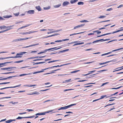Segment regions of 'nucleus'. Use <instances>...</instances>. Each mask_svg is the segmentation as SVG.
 Segmentation results:
<instances>
[{
    "instance_id": "16",
    "label": "nucleus",
    "mask_w": 123,
    "mask_h": 123,
    "mask_svg": "<svg viewBox=\"0 0 123 123\" xmlns=\"http://www.w3.org/2000/svg\"><path fill=\"white\" fill-rule=\"evenodd\" d=\"M78 1V0H71L70 2L71 4H73L76 2Z\"/></svg>"
},
{
    "instance_id": "57",
    "label": "nucleus",
    "mask_w": 123,
    "mask_h": 123,
    "mask_svg": "<svg viewBox=\"0 0 123 123\" xmlns=\"http://www.w3.org/2000/svg\"><path fill=\"white\" fill-rule=\"evenodd\" d=\"M113 9L111 8H110L106 10V11H110L111 10H112Z\"/></svg>"
},
{
    "instance_id": "64",
    "label": "nucleus",
    "mask_w": 123,
    "mask_h": 123,
    "mask_svg": "<svg viewBox=\"0 0 123 123\" xmlns=\"http://www.w3.org/2000/svg\"><path fill=\"white\" fill-rule=\"evenodd\" d=\"M94 33H89L88 34V35H89H89H94Z\"/></svg>"
},
{
    "instance_id": "18",
    "label": "nucleus",
    "mask_w": 123,
    "mask_h": 123,
    "mask_svg": "<svg viewBox=\"0 0 123 123\" xmlns=\"http://www.w3.org/2000/svg\"><path fill=\"white\" fill-rule=\"evenodd\" d=\"M69 50V49H65L61 51H60L59 52V53H62L63 52H65L68 51Z\"/></svg>"
},
{
    "instance_id": "30",
    "label": "nucleus",
    "mask_w": 123,
    "mask_h": 123,
    "mask_svg": "<svg viewBox=\"0 0 123 123\" xmlns=\"http://www.w3.org/2000/svg\"><path fill=\"white\" fill-rule=\"evenodd\" d=\"M61 5V4H59L58 5H57L54 6V7L55 8H58Z\"/></svg>"
},
{
    "instance_id": "2",
    "label": "nucleus",
    "mask_w": 123,
    "mask_h": 123,
    "mask_svg": "<svg viewBox=\"0 0 123 123\" xmlns=\"http://www.w3.org/2000/svg\"><path fill=\"white\" fill-rule=\"evenodd\" d=\"M123 31V29L119 30H117V31L112 32L108 33H106L105 34H103V35H101L100 36H98L97 37H100L103 36H105L106 35H109V34H112L114 33H117V32H118L119 31Z\"/></svg>"
},
{
    "instance_id": "52",
    "label": "nucleus",
    "mask_w": 123,
    "mask_h": 123,
    "mask_svg": "<svg viewBox=\"0 0 123 123\" xmlns=\"http://www.w3.org/2000/svg\"><path fill=\"white\" fill-rule=\"evenodd\" d=\"M121 68H122L120 69H118V70H116L115 71H113V72H114V71H119V70H121L122 69H123V67H121Z\"/></svg>"
},
{
    "instance_id": "34",
    "label": "nucleus",
    "mask_w": 123,
    "mask_h": 123,
    "mask_svg": "<svg viewBox=\"0 0 123 123\" xmlns=\"http://www.w3.org/2000/svg\"><path fill=\"white\" fill-rule=\"evenodd\" d=\"M93 32L94 33L95 32H97V34H99L101 33V31H93Z\"/></svg>"
},
{
    "instance_id": "60",
    "label": "nucleus",
    "mask_w": 123,
    "mask_h": 123,
    "mask_svg": "<svg viewBox=\"0 0 123 123\" xmlns=\"http://www.w3.org/2000/svg\"><path fill=\"white\" fill-rule=\"evenodd\" d=\"M123 5H121L120 6H118L117 7V8H121V7H123Z\"/></svg>"
},
{
    "instance_id": "62",
    "label": "nucleus",
    "mask_w": 123,
    "mask_h": 123,
    "mask_svg": "<svg viewBox=\"0 0 123 123\" xmlns=\"http://www.w3.org/2000/svg\"><path fill=\"white\" fill-rule=\"evenodd\" d=\"M45 62H38V64H41V63H44Z\"/></svg>"
},
{
    "instance_id": "36",
    "label": "nucleus",
    "mask_w": 123,
    "mask_h": 123,
    "mask_svg": "<svg viewBox=\"0 0 123 123\" xmlns=\"http://www.w3.org/2000/svg\"><path fill=\"white\" fill-rule=\"evenodd\" d=\"M89 72L90 73H88V74H83V75H84V76H86V75H88L89 74H91L93 72L92 71Z\"/></svg>"
},
{
    "instance_id": "19",
    "label": "nucleus",
    "mask_w": 123,
    "mask_h": 123,
    "mask_svg": "<svg viewBox=\"0 0 123 123\" xmlns=\"http://www.w3.org/2000/svg\"><path fill=\"white\" fill-rule=\"evenodd\" d=\"M60 69H56V70H54V71H51V73H47L46 74H50L53 73H54V71H56L58 70H60Z\"/></svg>"
},
{
    "instance_id": "44",
    "label": "nucleus",
    "mask_w": 123,
    "mask_h": 123,
    "mask_svg": "<svg viewBox=\"0 0 123 123\" xmlns=\"http://www.w3.org/2000/svg\"><path fill=\"white\" fill-rule=\"evenodd\" d=\"M35 117V115H33L31 116L30 117H26V118H31L34 117Z\"/></svg>"
},
{
    "instance_id": "25",
    "label": "nucleus",
    "mask_w": 123,
    "mask_h": 123,
    "mask_svg": "<svg viewBox=\"0 0 123 123\" xmlns=\"http://www.w3.org/2000/svg\"><path fill=\"white\" fill-rule=\"evenodd\" d=\"M32 74L31 73H29L27 74H22L20 75H19V76H24V75H30V74Z\"/></svg>"
},
{
    "instance_id": "50",
    "label": "nucleus",
    "mask_w": 123,
    "mask_h": 123,
    "mask_svg": "<svg viewBox=\"0 0 123 123\" xmlns=\"http://www.w3.org/2000/svg\"><path fill=\"white\" fill-rule=\"evenodd\" d=\"M105 17V16H101L100 17H99V18H104Z\"/></svg>"
},
{
    "instance_id": "49",
    "label": "nucleus",
    "mask_w": 123,
    "mask_h": 123,
    "mask_svg": "<svg viewBox=\"0 0 123 123\" xmlns=\"http://www.w3.org/2000/svg\"><path fill=\"white\" fill-rule=\"evenodd\" d=\"M73 33V34H70V36H73V35H75L79 34H80V33Z\"/></svg>"
},
{
    "instance_id": "23",
    "label": "nucleus",
    "mask_w": 123,
    "mask_h": 123,
    "mask_svg": "<svg viewBox=\"0 0 123 123\" xmlns=\"http://www.w3.org/2000/svg\"><path fill=\"white\" fill-rule=\"evenodd\" d=\"M12 77L11 76H9V77H7L6 78H2L0 79V80H7V79H9L11 78H12Z\"/></svg>"
},
{
    "instance_id": "54",
    "label": "nucleus",
    "mask_w": 123,
    "mask_h": 123,
    "mask_svg": "<svg viewBox=\"0 0 123 123\" xmlns=\"http://www.w3.org/2000/svg\"><path fill=\"white\" fill-rule=\"evenodd\" d=\"M12 72H6V73H2V74H9L11 73H12Z\"/></svg>"
},
{
    "instance_id": "56",
    "label": "nucleus",
    "mask_w": 123,
    "mask_h": 123,
    "mask_svg": "<svg viewBox=\"0 0 123 123\" xmlns=\"http://www.w3.org/2000/svg\"><path fill=\"white\" fill-rule=\"evenodd\" d=\"M62 41V40H57L56 41H55V42H61Z\"/></svg>"
},
{
    "instance_id": "53",
    "label": "nucleus",
    "mask_w": 123,
    "mask_h": 123,
    "mask_svg": "<svg viewBox=\"0 0 123 123\" xmlns=\"http://www.w3.org/2000/svg\"><path fill=\"white\" fill-rule=\"evenodd\" d=\"M57 35V34H54V35H52L49 36H48L47 37H52L53 36H55V35Z\"/></svg>"
},
{
    "instance_id": "58",
    "label": "nucleus",
    "mask_w": 123,
    "mask_h": 123,
    "mask_svg": "<svg viewBox=\"0 0 123 123\" xmlns=\"http://www.w3.org/2000/svg\"><path fill=\"white\" fill-rule=\"evenodd\" d=\"M57 47H55L53 48H53V49H55V50H57V49H59L61 48H62L61 47H60V48H57V49H56V48H57Z\"/></svg>"
},
{
    "instance_id": "28",
    "label": "nucleus",
    "mask_w": 123,
    "mask_h": 123,
    "mask_svg": "<svg viewBox=\"0 0 123 123\" xmlns=\"http://www.w3.org/2000/svg\"><path fill=\"white\" fill-rule=\"evenodd\" d=\"M44 50L45 51L40 52L38 53V54H41L42 53H45V52H46L47 51H48V49H46L45 50Z\"/></svg>"
},
{
    "instance_id": "46",
    "label": "nucleus",
    "mask_w": 123,
    "mask_h": 123,
    "mask_svg": "<svg viewBox=\"0 0 123 123\" xmlns=\"http://www.w3.org/2000/svg\"><path fill=\"white\" fill-rule=\"evenodd\" d=\"M23 60H20V61H18L15 62H14V63H19L21 62H23Z\"/></svg>"
},
{
    "instance_id": "43",
    "label": "nucleus",
    "mask_w": 123,
    "mask_h": 123,
    "mask_svg": "<svg viewBox=\"0 0 123 123\" xmlns=\"http://www.w3.org/2000/svg\"><path fill=\"white\" fill-rule=\"evenodd\" d=\"M80 70H75V71H73L72 72H71V73H76V72H77L78 71H80Z\"/></svg>"
},
{
    "instance_id": "38",
    "label": "nucleus",
    "mask_w": 123,
    "mask_h": 123,
    "mask_svg": "<svg viewBox=\"0 0 123 123\" xmlns=\"http://www.w3.org/2000/svg\"><path fill=\"white\" fill-rule=\"evenodd\" d=\"M88 22V21L86 20H83L80 21V22L81 23L87 22Z\"/></svg>"
},
{
    "instance_id": "37",
    "label": "nucleus",
    "mask_w": 123,
    "mask_h": 123,
    "mask_svg": "<svg viewBox=\"0 0 123 123\" xmlns=\"http://www.w3.org/2000/svg\"><path fill=\"white\" fill-rule=\"evenodd\" d=\"M107 96V95H103L102 96H101L100 98L99 99H103L105 97H106Z\"/></svg>"
},
{
    "instance_id": "47",
    "label": "nucleus",
    "mask_w": 123,
    "mask_h": 123,
    "mask_svg": "<svg viewBox=\"0 0 123 123\" xmlns=\"http://www.w3.org/2000/svg\"><path fill=\"white\" fill-rule=\"evenodd\" d=\"M19 14V12L16 13H14V15L15 16H18Z\"/></svg>"
},
{
    "instance_id": "14",
    "label": "nucleus",
    "mask_w": 123,
    "mask_h": 123,
    "mask_svg": "<svg viewBox=\"0 0 123 123\" xmlns=\"http://www.w3.org/2000/svg\"><path fill=\"white\" fill-rule=\"evenodd\" d=\"M39 44V43H36V44H32V45H29V46H26V47H24L23 48H28V47H31V46H36V45H38Z\"/></svg>"
},
{
    "instance_id": "63",
    "label": "nucleus",
    "mask_w": 123,
    "mask_h": 123,
    "mask_svg": "<svg viewBox=\"0 0 123 123\" xmlns=\"http://www.w3.org/2000/svg\"><path fill=\"white\" fill-rule=\"evenodd\" d=\"M6 31V30H4V31H0V33H3V32H5Z\"/></svg>"
},
{
    "instance_id": "61",
    "label": "nucleus",
    "mask_w": 123,
    "mask_h": 123,
    "mask_svg": "<svg viewBox=\"0 0 123 123\" xmlns=\"http://www.w3.org/2000/svg\"><path fill=\"white\" fill-rule=\"evenodd\" d=\"M69 40V39H63L62 40V41H67V40Z\"/></svg>"
},
{
    "instance_id": "22",
    "label": "nucleus",
    "mask_w": 123,
    "mask_h": 123,
    "mask_svg": "<svg viewBox=\"0 0 123 123\" xmlns=\"http://www.w3.org/2000/svg\"><path fill=\"white\" fill-rule=\"evenodd\" d=\"M45 56H40V57H39L38 56H36L34 57L31 58H30V59H32V58H43V57H45Z\"/></svg>"
},
{
    "instance_id": "35",
    "label": "nucleus",
    "mask_w": 123,
    "mask_h": 123,
    "mask_svg": "<svg viewBox=\"0 0 123 123\" xmlns=\"http://www.w3.org/2000/svg\"><path fill=\"white\" fill-rule=\"evenodd\" d=\"M59 31H60L59 30H56V31H54L52 32H48L47 33L48 34H50V33H53V32H58Z\"/></svg>"
},
{
    "instance_id": "7",
    "label": "nucleus",
    "mask_w": 123,
    "mask_h": 123,
    "mask_svg": "<svg viewBox=\"0 0 123 123\" xmlns=\"http://www.w3.org/2000/svg\"><path fill=\"white\" fill-rule=\"evenodd\" d=\"M21 85V84H20V85H17V86H13V87H4V88H0V90H3V89H6V88H15V87H19V86H20Z\"/></svg>"
},
{
    "instance_id": "26",
    "label": "nucleus",
    "mask_w": 123,
    "mask_h": 123,
    "mask_svg": "<svg viewBox=\"0 0 123 123\" xmlns=\"http://www.w3.org/2000/svg\"><path fill=\"white\" fill-rule=\"evenodd\" d=\"M30 24H27L25 26L22 27H21L20 28H19V29H22L24 28H25L27 26H30Z\"/></svg>"
},
{
    "instance_id": "29",
    "label": "nucleus",
    "mask_w": 123,
    "mask_h": 123,
    "mask_svg": "<svg viewBox=\"0 0 123 123\" xmlns=\"http://www.w3.org/2000/svg\"><path fill=\"white\" fill-rule=\"evenodd\" d=\"M23 118H26V117H18L16 119H22Z\"/></svg>"
},
{
    "instance_id": "33",
    "label": "nucleus",
    "mask_w": 123,
    "mask_h": 123,
    "mask_svg": "<svg viewBox=\"0 0 123 123\" xmlns=\"http://www.w3.org/2000/svg\"><path fill=\"white\" fill-rule=\"evenodd\" d=\"M6 26H5L0 27V28L1 29H6Z\"/></svg>"
},
{
    "instance_id": "20",
    "label": "nucleus",
    "mask_w": 123,
    "mask_h": 123,
    "mask_svg": "<svg viewBox=\"0 0 123 123\" xmlns=\"http://www.w3.org/2000/svg\"><path fill=\"white\" fill-rule=\"evenodd\" d=\"M11 62H5L4 63H0V66L3 65H5L6 63H10Z\"/></svg>"
},
{
    "instance_id": "48",
    "label": "nucleus",
    "mask_w": 123,
    "mask_h": 123,
    "mask_svg": "<svg viewBox=\"0 0 123 123\" xmlns=\"http://www.w3.org/2000/svg\"><path fill=\"white\" fill-rule=\"evenodd\" d=\"M50 6H49L48 7H45L44 8V9L45 10H47L50 9Z\"/></svg>"
},
{
    "instance_id": "8",
    "label": "nucleus",
    "mask_w": 123,
    "mask_h": 123,
    "mask_svg": "<svg viewBox=\"0 0 123 123\" xmlns=\"http://www.w3.org/2000/svg\"><path fill=\"white\" fill-rule=\"evenodd\" d=\"M85 25V24H83L75 26L74 27V29H75L76 28H79L80 27H83Z\"/></svg>"
},
{
    "instance_id": "41",
    "label": "nucleus",
    "mask_w": 123,
    "mask_h": 123,
    "mask_svg": "<svg viewBox=\"0 0 123 123\" xmlns=\"http://www.w3.org/2000/svg\"><path fill=\"white\" fill-rule=\"evenodd\" d=\"M57 67V66H53L51 67H49V68H45V69H44V70H45L46 69H48L50 68H54V67Z\"/></svg>"
},
{
    "instance_id": "1",
    "label": "nucleus",
    "mask_w": 123,
    "mask_h": 123,
    "mask_svg": "<svg viewBox=\"0 0 123 123\" xmlns=\"http://www.w3.org/2000/svg\"><path fill=\"white\" fill-rule=\"evenodd\" d=\"M76 105V104H73L68 106H66L65 107H61L60 108L58 109V110L57 109H54L53 110V111H56L58 110H61L66 109L69 108L71 106H72L74 105Z\"/></svg>"
},
{
    "instance_id": "10",
    "label": "nucleus",
    "mask_w": 123,
    "mask_h": 123,
    "mask_svg": "<svg viewBox=\"0 0 123 123\" xmlns=\"http://www.w3.org/2000/svg\"><path fill=\"white\" fill-rule=\"evenodd\" d=\"M27 12L29 14H32L34 13V11L33 10H30Z\"/></svg>"
},
{
    "instance_id": "12",
    "label": "nucleus",
    "mask_w": 123,
    "mask_h": 123,
    "mask_svg": "<svg viewBox=\"0 0 123 123\" xmlns=\"http://www.w3.org/2000/svg\"><path fill=\"white\" fill-rule=\"evenodd\" d=\"M17 56H12L10 57H7L6 58H0V60H3L6 59L7 58H16Z\"/></svg>"
},
{
    "instance_id": "21",
    "label": "nucleus",
    "mask_w": 123,
    "mask_h": 123,
    "mask_svg": "<svg viewBox=\"0 0 123 123\" xmlns=\"http://www.w3.org/2000/svg\"><path fill=\"white\" fill-rule=\"evenodd\" d=\"M111 61H110L106 62H104L100 63H99V64L100 65H103V64H106V63H107L109 62H111Z\"/></svg>"
},
{
    "instance_id": "42",
    "label": "nucleus",
    "mask_w": 123,
    "mask_h": 123,
    "mask_svg": "<svg viewBox=\"0 0 123 123\" xmlns=\"http://www.w3.org/2000/svg\"><path fill=\"white\" fill-rule=\"evenodd\" d=\"M6 123H10L11 122H12V121L11 119L9 120H7L5 122Z\"/></svg>"
},
{
    "instance_id": "15",
    "label": "nucleus",
    "mask_w": 123,
    "mask_h": 123,
    "mask_svg": "<svg viewBox=\"0 0 123 123\" xmlns=\"http://www.w3.org/2000/svg\"><path fill=\"white\" fill-rule=\"evenodd\" d=\"M12 26H8L7 27H6V29H7L6 30H6V31H7L8 30H10V29H12Z\"/></svg>"
},
{
    "instance_id": "24",
    "label": "nucleus",
    "mask_w": 123,
    "mask_h": 123,
    "mask_svg": "<svg viewBox=\"0 0 123 123\" xmlns=\"http://www.w3.org/2000/svg\"><path fill=\"white\" fill-rule=\"evenodd\" d=\"M36 85H25L24 86H26V87H32L33 86H36Z\"/></svg>"
},
{
    "instance_id": "39",
    "label": "nucleus",
    "mask_w": 123,
    "mask_h": 123,
    "mask_svg": "<svg viewBox=\"0 0 123 123\" xmlns=\"http://www.w3.org/2000/svg\"><path fill=\"white\" fill-rule=\"evenodd\" d=\"M84 4V3L82 2H80L78 3V5H83Z\"/></svg>"
},
{
    "instance_id": "40",
    "label": "nucleus",
    "mask_w": 123,
    "mask_h": 123,
    "mask_svg": "<svg viewBox=\"0 0 123 123\" xmlns=\"http://www.w3.org/2000/svg\"><path fill=\"white\" fill-rule=\"evenodd\" d=\"M59 61V60H54V61H51L49 62H48V63H50L53 62H55L57 61Z\"/></svg>"
},
{
    "instance_id": "13",
    "label": "nucleus",
    "mask_w": 123,
    "mask_h": 123,
    "mask_svg": "<svg viewBox=\"0 0 123 123\" xmlns=\"http://www.w3.org/2000/svg\"><path fill=\"white\" fill-rule=\"evenodd\" d=\"M69 4V2L68 1H65L63 3V5L64 6H67Z\"/></svg>"
},
{
    "instance_id": "55",
    "label": "nucleus",
    "mask_w": 123,
    "mask_h": 123,
    "mask_svg": "<svg viewBox=\"0 0 123 123\" xmlns=\"http://www.w3.org/2000/svg\"><path fill=\"white\" fill-rule=\"evenodd\" d=\"M69 64V63L66 64H64L63 65H60V66H59V65H58L57 66V67H60L62 66L63 65H68V64Z\"/></svg>"
},
{
    "instance_id": "6",
    "label": "nucleus",
    "mask_w": 123,
    "mask_h": 123,
    "mask_svg": "<svg viewBox=\"0 0 123 123\" xmlns=\"http://www.w3.org/2000/svg\"><path fill=\"white\" fill-rule=\"evenodd\" d=\"M37 31H29L27 32H25L21 33H20V34H21L23 35H26L27 34H30L31 33L37 32Z\"/></svg>"
},
{
    "instance_id": "32",
    "label": "nucleus",
    "mask_w": 123,
    "mask_h": 123,
    "mask_svg": "<svg viewBox=\"0 0 123 123\" xmlns=\"http://www.w3.org/2000/svg\"><path fill=\"white\" fill-rule=\"evenodd\" d=\"M84 43L83 42L78 43H77L74 44V46H75V45H80V44H83Z\"/></svg>"
},
{
    "instance_id": "45",
    "label": "nucleus",
    "mask_w": 123,
    "mask_h": 123,
    "mask_svg": "<svg viewBox=\"0 0 123 123\" xmlns=\"http://www.w3.org/2000/svg\"><path fill=\"white\" fill-rule=\"evenodd\" d=\"M122 87V86H120L117 88H111V89H117L120 88Z\"/></svg>"
},
{
    "instance_id": "31",
    "label": "nucleus",
    "mask_w": 123,
    "mask_h": 123,
    "mask_svg": "<svg viewBox=\"0 0 123 123\" xmlns=\"http://www.w3.org/2000/svg\"><path fill=\"white\" fill-rule=\"evenodd\" d=\"M39 94V93L37 92H33V93H31V94H28V95H32V94Z\"/></svg>"
},
{
    "instance_id": "17",
    "label": "nucleus",
    "mask_w": 123,
    "mask_h": 123,
    "mask_svg": "<svg viewBox=\"0 0 123 123\" xmlns=\"http://www.w3.org/2000/svg\"><path fill=\"white\" fill-rule=\"evenodd\" d=\"M35 7L36 9L39 11H40L41 10V9L40 6H36Z\"/></svg>"
},
{
    "instance_id": "9",
    "label": "nucleus",
    "mask_w": 123,
    "mask_h": 123,
    "mask_svg": "<svg viewBox=\"0 0 123 123\" xmlns=\"http://www.w3.org/2000/svg\"><path fill=\"white\" fill-rule=\"evenodd\" d=\"M109 39H105V40H104V39H100V40H97L94 41L92 42V43H94L96 42H98L99 41H106L107 40H109Z\"/></svg>"
},
{
    "instance_id": "51",
    "label": "nucleus",
    "mask_w": 123,
    "mask_h": 123,
    "mask_svg": "<svg viewBox=\"0 0 123 123\" xmlns=\"http://www.w3.org/2000/svg\"><path fill=\"white\" fill-rule=\"evenodd\" d=\"M87 80H79L78 81V82H84V81H86Z\"/></svg>"
},
{
    "instance_id": "11",
    "label": "nucleus",
    "mask_w": 123,
    "mask_h": 123,
    "mask_svg": "<svg viewBox=\"0 0 123 123\" xmlns=\"http://www.w3.org/2000/svg\"><path fill=\"white\" fill-rule=\"evenodd\" d=\"M15 68H16L15 67H10L8 68H2L1 69L2 70H8L9 69H11Z\"/></svg>"
},
{
    "instance_id": "3",
    "label": "nucleus",
    "mask_w": 123,
    "mask_h": 123,
    "mask_svg": "<svg viewBox=\"0 0 123 123\" xmlns=\"http://www.w3.org/2000/svg\"><path fill=\"white\" fill-rule=\"evenodd\" d=\"M53 111V110H51L50 111H48L45 112H43L42 113H37L36 114H35V115L37 116L38 115H44L46 113H49L50 112H51Z\"/></svg>"
},
{
    "instance_id": "5",
    "label": "nucleus",
    "mask_w": 123,
    "mask_h": 123,
    "mask_svg": "<svg viewBox=\"0 0 123 123\" xmlns=\"http://www.w3.org/2000/svg\"><path fill=\"white\" fill-rule=\"evenodd\" d=\"M26 53V52H23L21 53H17L16 56H17L16 58L21 57H22L21 56L23 55V54H24Z\"/></svg>"
},
{
    "instance_id": "4",
    "label": "nucleus",
    "mask_w": 123,
    "mask_h": 123,
    "mask_svg": "<svg viewBox=\"0 0 123 123\" xmlns=\"http://www.w3.org/2000/svg\"><path fill=\"white\" fill-rule=\"evenodd\" d=\"M123 49V48H119V49H115V50H113L112 51L109 52H108V53H105V54H102V56L104 55H108V54H109L111 53H112V52L115 51H118V50H121V49Z\"/></svg>"
},
{
    "instance_id": "59",
    "label": "nucleus",
    "mask_w": 123,
    "mask_h": 123,
    "mask_svg": "<svg viewBox=\"0 0 123 123\" xmlns=\"http://www.w3.org/2000/svg\"><path fill=\"white\" fill-rule=\"evenodd\" d=\"M49 89H45V90H41L40 91V92L45 91H46Z\"/></svg>"
},
{
    "instance_id": "27",
    "label": "nucleus",
    "mask_w": 123,
    "mask_h": 123,
    "mask_svg": "<svg viewBox=\"0 0 123 123\" xmlns=\"http://www.w3.org/2000/svg\"><path fill=\"white\" fill-rule=\"evenodd\" d=\"M12 16L11 15H9V16H8V15H6V16H4L3 17L5 18H10L12 17Z\"/></svg>"
}]
</instances>
